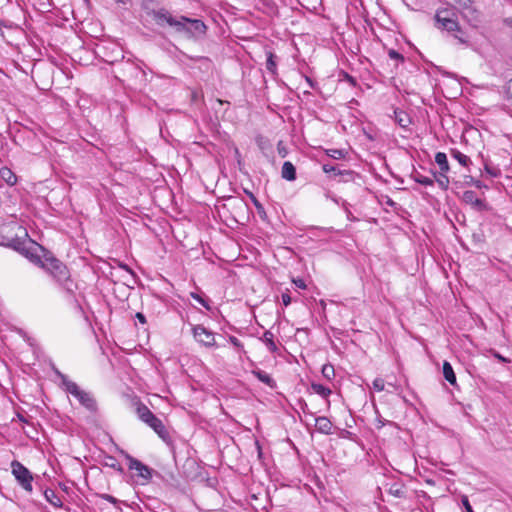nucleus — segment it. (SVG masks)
Segmentation results:
<instances>
[{
  "mask_svg": "<svg viewBox=\"0 0 512 512\" xmlns=\"http://www.w3.org/2000/svg\"><path fill=\"white\" fill-rule=\"evenodd\" d=\"M252 374L262 383L266 384L270 388L276 387V381L265 371L260 369L252 370Z\"/></svg>",
  "mask_w": 512,
  "mask_h": 512,
  "instance_id": "obj_16",
  "label": "nucleus"
},
{
  "mask_svg": "<svg viewBox=\"0 0 512 512\" xmlns=\"http://www.w3.org/2000/svg\"><path fill=\"white\" fill-rule=\"evenodd\" d=\"M471 180H473V179L471 178ZM472 182H473V184H474L477 188H482V187H483L482 182H481V181H479V180L472 181Z\"/></svg>",
  "mask_w": 512,
  "mask_h": 512,
  "instance_id": "obj_45",
  "label": "nucleus"
},
{
  "mask_svg": "<svg viewBox=\"0 0 512 512\" xmlns=\"http://www.w3.org/2000/svg\"><path fill=\"white\" fill-rule=\"evenodd\" d=\"M388 56L392 60H396V61H399V62H404V56L402 54H400L398 51L394 50V49H390L388 51Z\"/></svg>",
  "mask_w": 512,
  "mask_h": 512,
  "instance_id": "obj_34",
  "label": "nucleus"
},
{
  "mask_svg": "<svg viewBox=\"0 0 512 512\" xmlns=\"http://www.w3.org/2000/svg\"><path fill=\"white\" fill-rule=\"evenodd\" d=\"M455 38H457L461 43L467 42L462 36L455 35Z\"/></svg>",
  "mask_w": 512,
  "mask_h": 512,
  "instance_id": "obj_46",
  "label": "nucleus"
},
{
  "mask_svg": "<svg viewBox=\"0 0 512 512\" xmlns=\"http://www.w3.org/2000/svg\"><path fill=\"white\" fill-rule=\"evenodd\" d=\"M497 358H498V359H500V360H502V361H506V360H505V358H503V357H502V356H500V355H497Z\"/></svg>",
  "mask_w": 512,
  "mask_h": 512,
  "instance_id": "obj_52",
  "label": "nucleus"
},
{
  "mask_svg": "<svg viewBox=\"0 0 512 512\" xmlns=\"http://www.w3.org/2000/svg\"><path fill=\"white\" fill-rule=\"evenodd\" d=\"M0 177L10 186L16 184V182H17L16 175L8 167H2L0 169Z\"/></svg>",
  "mask_w": 512,
  "mask_h": 512,
  "instance_id": "obj_20",
  "label": "nucleus"
},
{
  "mask_svg": "<svg viewBox=\"0 0 512 512\" xmlns=\"http://www.w3.org/2000/svg\"><path fill=\"white\" fill-rule=\"evenodd\" d=\"M279 154L284 157L285 156L284 150H281V151L279 150Z\"/></svg>",
  "mask_w": 512,
  "mask_h": 512,
  "instance_id": "obj_51",
  "label": "nucleus"
},
{
  "mask_svg": "<svg viewBox=\"0 0 512 512\" xmlns=\"http://www.w3.org/2000/svg\"><path fill=\"white\" fill-rule=\"evenodd\" d=\"M136 319L141 323V324H145L146 323V317L143 313L141 312H137L136 315H135Z\"/></svg>",
  "mask_w": 512,
  "mask_h": 512,
  "instance_id": "obj_42",
  "label": "nucleus"
},
{
  "mask_svg": "<svg viewBox=\"0 0 512 512\" xmlns=\"http://www.w3.org/2000/svg\"><path fill=\"white\" fill-rule=\"evenodd\" d=\"M294 284L298 287V288H301V289H305L306 288V284H305V281L301 278L299 279H296V280H293Z\"/></svg>",
  "mask_w": 512,
  "mask_h": 512,
  "instance_id": "obj_41",
  "label": "nucleus"
},
{
  "mask_svg": "<svg viewBox=\"0 0 512 512\" xmlns=\"http://www.w3.org/2000/svg\"><path fill=\"white\" fill-rule=\"evenodd\" d=\"M228 341L239 351L245 353L244 345L242 342L235 336H229Z\"/></svg>",
  "mask_w": 512,
  "mask_h": 512,
  "instance_id": "obj_32",
  "label": "nucleus"
},
{
  "mask_svg": "<svg viewBox=\"0 0 512 512\" xmlns=\"http://www.w3.org/2000/svg\"><path fill=\"white\" fill-rule=\"evenodd\" d=\"M137 415L141 421L152 428L155 433L168 445L172 444V438L164 423L143 403H138Z\"/></svg>",
  "mask_w": 512,
  "mask_h": 512,
  "instance_id": "obj_2",
  "label": "nucleus"
},
{
  "mask_svg": "<svg viewBox=\"0 0 512 512\" xmlns=\"http://www.w3.org/2000/svg\"><path fill=\"white\" fill-rule=\"evenodd\" d=\"M281 176L287 181H294L296 179V168L290 161H285L282 165Z\"/></svg>",
  "mask_w": 512,
  "mask_h": 512,
  "instance_id": "obj_15",
  "label": "nucleus"
},
{
  "mask_svg": "<svg viewBox=\"0 0 512 512\" xmlns=\"http://www.w3.org/2000/svg\"><path fill=\"white\" fill-rule=\"evenodd\" d=\"M22 251H23V254L26 256V258H28L32 263H34L35 265H37L41 268L43 261H44V257L42 258L39 255H37L35 252H33V248H27V249L23 248Z\"/></svg>",
  "mask_w": 512,
  "mask_h": 512,
  "instance_id": "obj_23",
  "label": "nucleus"
},
{
  "mask_svg": "<svg viewBox=\"0 0 512 512\" xmlns=\"http://www.w3.org/2000/svg\"><path fill=\"white\" fill-rule=\"evenodd\" d=\"M450 155L463 167H468L470 164H472L471 159L457 149H451Z\"/></svg>",
  "mask_w": 512,
  "mask_h": 512,
  "instance_id": "obj_19",
  "label": "nucleus"
},
{
  "mask_svg": "<svg viewBox=\"0 0 512 512\" xmlns=\"http://www.w3.org/2000/svg\"><path fill=\"white\" fill-rule=\"evenodd\" d=\"M262 342L266 345L267 349L271 353H275L278 350V347L274 341V334L267 330L263 333V336L261 337Z\"/></svg>",
  "mask_w": 512,
  "mask_h": 512,
  "instance_id": "obj_17",
  "label": "nucleus"
},
{
  "mask_svg": "<svg viewBox=\"0 0 512 512\" xmlns=\"http://www.w3.org/2000/svg\"><path fill=\"white\" fill-rule=\"evenodd\" d=\"M265 55H266V69L273 77H276L278 75V70H277L278 57L271 50H266Z\"/></svg>",
  "mask_w": 512,
  "mask_h": 512,
  "instance_id": "obj_14",
  "label": "nucleus"
},
{
  "mask_svg": "<svg viewBox=\"0 0 512 512\" xmlns=\"http://www.w3.org/2000/svg\"><path fill=\"white\" fill-rule=\"evenodd\" d=\"M117 3H124V0H115Z\"/></svg>",
  "mask_w": 512,
  "mask_h": 512,
  "instance_id": "obj_53",
  "label": "nucleus"
},
{
  "mask_svg": "<svg viewBox=\"0 0 512 512\" xmlns=\"http://www.w3.org/2000/svg\"><path fill=\"white\" fill-rule=\"evenodd\" d=\"M461 503H462V505H463V507H464L466 512H474V510H473V508H472V506H471V504L469 502V499H468V497L466 495H463L461 497Z\"/></svg>",
  "mask_w": 512,
  "mask_h": 512,
  "instance_id": "obj_36",
  "label": "nucleus"
},
{
  "mask_svg": "<svg viewBox=\"0 0 512 512\" xmlns=\"http://www.w3.org/2000/svg\"><path fill=\"white\" fill-rule=\"evenodd\" d=\"M507 93L510 95V98L512 99V79L508 82Z\"/></svg>",
  "mask_w": 512,
  "mask_h": 512,
  "instance_id": "obj_44",
  "label": "nucleus"
},
{
  "mask_svg": "<svg viewBox=\"0 0 512 512\" xmlns=\"http://www.w3.org/2000/svg\"><path fill=\"white\" fill-rule=\"evenodd\" d=\"M485 171L492 177H499L501 174V171L498 167H492L489 165H485Z\"/></svg>",
  "mask_w": 512,
  "mask_h": 512,
  "instance_id": "obj_35",
  "label": "nucleus"
},
{
  "mask_svg": "<svg viewBox=\"0 0 512 512\" xmlns=\"http://www.w3.org/2000/svg\"><path fill=\"white\" fill-rule=\"evenodd\" d=\"M281 300H282V303H283L284 306L287 307L288 305H290V303H291V296H290L289 292L282 293Z\"/></svg>",
  "mask_w": 512,
  "mask_h": 512,
  "instance_id": "obj_38",
  "label": "nucleus"
},
{
  "mask_svg": "<svg viewBox=\"0 0 512 512\" xmlns=\"http://www.w3.org/2000/svg\"><path fill=\"white\" fill-rule=\"evenodd\" d=\"M325 196H326V198L331 199V201H333L337 205H341L347 212L348 219H351V212L348 210V207H347L348 203L345 200L337 198L336 196L332 195L330 192H327L325 194Z\"/></svg>",
  "mask_w": 512,
  "mask_h": 512,
  "instance_id": "obj_26",
  "label": "nucleus"
},
{
  "mask_svg": "<svg viewBox=\"0 0 512 512\" xmlns=\"http://www.w3.org/2000/svg\"><path fill=\"white\" fill-rule=\"evenodd\" d=\"M250 197L252 198V200H253L254 204H255L256 206H258V201H257V199L254 197V195H253L252 193H250Z\"/></svg>",
  "mask_w": 512,
  "mask_h": 512,
  "instance_id": "obj_47",
  "label": "nucleus"
},
{
  "mask_svg": "<svg viewBox=\"0 0 512 512\" xmlns=\"http://www.w3.org/2000/svg\"><path fill=\"white\" fill-rule=\"evenodd\" d=\"M302 410L305 415H309L314 418L315 427L318 432L325 434V435H329L332 433L333 425H332V422L327 417H325V416L314 417V414L312 412L308 411V407H307L306 403H304Z\"/></svg>",
  "mask_w": 512,
  "mask_h": 512,
  "instance_id": "obj_11",
  "label": "nucleus"
},
{
  "mask_svg": "<svg viewBox=\"0 0 512 512\" xmlns=\"http://www.w3.org/2000/svg\"><path fill=\"white\" fill-rule=\"evenodd\" d=\"M305 81L310 88H312V89L315 88L316 83L310 77L305 76Z\"/></svg>",
  "mask_w": 512,
  "mask_h": 512,
  "instance_id": "obj_43",
  "label": "nucleus"
},
{
  "mask_svg": "<svg viewBox=\"0 0 512 512\" xmlns=\"http://www.w3.org/2000/svg\"><path fill=\"white\" fill-rule=\"evenodd\" d=\"M372 385L373 389L378 392H381L385 389V381L382 378H375Z\"/></svg>",
  "mask_w": 512,
  "mask_h": 512,
  "instance_id": "obj_33",
  "label": "nucleus"
},
{
  "mask_svg": "<svg viewBox=\"0 0 512 512\" xmlns=\"http://www.w3.org/2000/svg\"><path fill=\"white\" fill-rule=\"evenodd\" d=\"M463 18L472 26H477L480 22V13L474 7V0H454Z\"/></svg>",
  "mask_w": 512,
  "mask_h": 512,
  "instance_id": "obj_8",
  "label": "nucleus"
},
{
  "mask_svg": "<svg viewBox=\"0 0 512 512\" xmlns=\"http://www.w3.org/2000/svg\"><path fill=\"white\" fill-rule=\"evenodd\" d=\"M55 374L60 379L61 387L66 393L73 396L80 403V405L83 406L88 412H97V401L91 392L80 388L75 382L71 381L65 374L61 373L59 370H55Z\"/></svg>",
  "mask_w": 512,
  "mask_h": 512,
  "instance_id": "obj_1",
  "label": "nucleus"
},
{
  "mask_svg": "<svg viewBox=\"0 0 512 512\" xmlns=\"http://www.w3.org/2000/svg\"><path fill=\"white\" fill-rule=\"evenodd\" d=\"M462 200L464 203L470 205L476 211H484L488 209V205L482 199H480L476 192L473 190H467L463 192Z\"/></svg>",
  "mask_w": 512,
  "mask_h": 512,
  "instance_id": "obj_12",
  "label": "nucleus"
},
{
  "mask_svg": "<svg viewBox=\"0 0 512 512\" xmlns=\"http://www.w3.org/2000/svg\"><path fill=\"white\" fill-rule=\"evenodd\" d=\"M100 497L103 500L108 501V502H110L112 504H117V502H118V500L114 496H112L110 494H102Z\"/></svg>",
  "mask_w": 512,
  "mask_h": 512,
  "instance_id": "obj_39",
  "label": "nucleus"
},
{
  "mask_svg": "<svg viewBox=\"0 0 512 512\" xmlns=\"http://www.w3.org/2000/svg\"><path fill=\"white\" fill-rule=\"evenodd\" d=\"M393 114H394V121L401 128L407 129L411 125L412 119L406 111H404L400 108H394Z\"/></svg>",
  "mask_w": 512,
  "mask_h": 512,
  "instance_id": "obj_13",
  "label": "nucleus"
},
{
  "mask_svg": "<svg viewBox=\"0 0 512 512\" xmlns=\"http://www.w3.org/2000/svg\"><path fill=\"white\" fill-rule=\"evenodd\" d=\"M322 375L328 379V380H331L334 378L335 376V370H334V367L333 365L331 364H325L323 365L322 367Z\"/></svg>",
  "mask_w": 512,
  "mask_h": 512,
  "instance_id": "obj_30",
  "label": "nucleus"
},
{
  "mask_svg": "<svg viewBox=\"0 0 512 512\" xmlns=\"http://www.w3.org/2000/svg\"><path fill=\"white\" fill-rule=\"evenodd\" d=\"M322 170L325 172V173H331L333 172L335 175H338V171L340 169H338L336 166H333V165H330V164H323L322 166Z\"/></svg>",
  "mask_w": 512,
  "mask_h": 512,
  "instance_id": "obj_37",
  "label": "nucleus"
},
{
  "mask_svg": "<svg viewBox=\"0 0 512 512\" xmlns=\"http://www.w3.org/2000/svg\"><path fill=\"white\" fill-rule=\"evenodd\" d=\"M349 80H350L353 84L355 83V81H354V79H353L352 77H350V78H349Z\"/></svg>",
  "mask_w": 512,
  "mask_h": 512,
  "instance_id": "obj_54",
  "label": "nucleus"
},
{
  "mask_svg": "<svg viewBox=\"0 0 512 512\" xmlns=\"http://www.w3.org/2000/svg\"><path fill=\"white\" fill-rule=\"evenodd\" d=\"M235 155H236L237 157H240V153H239V150H238L237 148L235 149Z\"/></svg>",
  "mask_w": 512,
  "mask_h": 512,
  "instance_id": "obj_49",
  "label": "nucleus"
},
{
  "mask_svg": "<svg viewBox=\"0 0 512 512\" xmlns=\"http://www.w3.org/2000/svg\"><path fill=\"white\" fill-rule=\"evenodd\" d=\"M411 178L415 182H417L423 186H433V184H434V180L432 178L426 177L417 171H415L411 174Z\"/></svg>",
  "mask_w": 512,
  "mask_h": 512,
  "instance_id": "obj_24",
  "label": "nucleus"
},
{
  "mask_svg": "<svg viewBox=\"0 0 512 512\" xmlns=\"http://www.w3.org/2000/svg\"><path fill=\"white\" fill-rule=\"evenodd\" d=\"M312 389L314 390L315 393L322 396L323 398H327L331 394V390L322 384L313 383Z\"/></svg>",
  "mask_w": 512,
  "mask_h": 512,
  "instance_id": "obj_28",
  "label": "nucleus"
},
{
  "mask_svg": "<svg viewBox=\"0 0 512 512\" xmlns=\"http://www.w3.org/2000/svg\"><path fill=\"white\" fill-rule=\"evenodd\" d=\"M190 296L195 301H197L201 306H203L205 309L211 310L210 300L208 298L204 297V295L197 293V292H191Z\"/></svg>",
  "mask_w": 512,
  "mask_h": 512,
  "instance_id": "obj_25",
  "label": "nucleus"
},
{
  "mask_svg": "<svg viewBox=\"0 0 512 512\" xmlns=\"http://www.w3.org/2000/svg\"><path fill=\"white\" fill-rule=\"evenodd\" d=\"M125 458L127 460L129 470L136 472V476L140 479V484L146 485L149 483L152 479L154 470L128 453L125 454Z\"/></svg>",
  "mask_w": 512,
  "mask_h": 512,
  "instance_id": "obj_6",
  "label": "nucleus"
},
{
  "mask_svg": "<svg viewBox=\"0 0 512 512\" xmlns=\"http://www.w3.org/2000/svg\"><path fill=\"white\" fill-rule=\"evenodd\" d=\"M326 155L332 159L339 160L346 157L347 152L344 149H328Z\"/></svg>",
  "mask_w": 512,
  "mask_h": 512,
  "instance_id": "obj_27",
  "label": "nucleus"
},
{
  "mask_svg": "<svg viewBox=\"0 0 512 512\" xmlns=\"http://www.w3.org/2000/svg\"><path fill=\"white\" fill-rule=\"evenodd\" d=\"M435 162L439 166L441 172L447 173L449 171L450 167L447 160V155L444 152L436 153Z\"/></svg>",
  "mask_w": 512,
  "mask_h": 512,
  "instance_id": "obj_22",
  "label": "nucleus"
},
{
  "mask_svg": "<svg viewBox=\"0 0 512 512\" xmlns=\"http://www.w3.org/2000/svg\"><path fill=\"white\" fill-rule=\"evenodd\" d=\"M41 268L50 274L58 283H63L70 277L67 266L50 253L44 255Z\"/></svg>",
  "mask_w": 512,
  "mask_h": 512,
  "instance_id": "obj_3",
  "label": "nucleus"
},
{
  "mask_svg": "<svg viewBox=\"0 0 512 512\" xmlns=\"http://www.w3.org/2000/svg\"><path fill=\"white\" fill-rule=\"evenodd\" d=\"M18 418L20 421L26 422V419L23 416H21L20 414H18Z\"/></svg>",
  "mask_w": 512,
  "mask_h": 512,
  "instance_id": "obj_48",
  "label": "nucleus"
},
{
  "mask_svg": "<svg viewBox=\"0 0 512 512\" xmlns=\"http://www.w3.org/2000/svg\"><path fill=\"white\" fill-rule=\"evenodd\" d=\"M192 334L197 343L206 348H216L215 334L203 325H194Z\"/></svg>",
  "mask_w": 512,
  "mask_h": 512,
  "instance_id": "obj_9",
  "label": "nucleus"
},
{
  "mask_svg": "<svg viewBox=\"0 0 512 512\" xmlns=\"http://www.w3.org/2000/svg\"><path fill=\"white\" fill-rule=\"evenodd\" d=\"M153 19L158 26H170L176 32L184 29L182 16L179 18L174 17L168 10L161 8L152 12Z\"/></svg>",
  "mask_w": 512,
  "mask_h": 512,
  "instance_id": "obj_7",
  "label": "nucleus"
},
{
  "mask_svg": "<svg viewBox=\"0 0 512 512\" xmlns=\"http://www.w3.org/2000/svg\"><path fill=\"white\" fill-rule=\"evenodd\" d=\"M436 27L448 32H460L457 16L453 9L443 8L437 10L435 14Z\"/></svg>",
  "mask_w": 512,
  "mask_h": 512,
  "instance_id": "obj_4",
  "label": "nucleus"
},
{
  "mask_svg": "<svg viewBox=\"0 0 512 512\" xmlns=\"http://www.w3.org/2000/svg\"><path fill=\"white\" fill-rule=\"evenodd\" d=\"M11 472L18 484L28 493L33 491V475L22 463L17 460L11 462Z\"/></svg>",
  "mask_w": 512,
  "mask_h": 512,
  "instance_id": "obj_5",
  "label": "nucleus"
},
{
  "mask_svg": "<svg viewBox=\"0 0 512 512\" xmlns=\"http://www.w3.org/2000/svg\"><path fill=\"white\" fill-rule=\"evenodd\" d=\"M390 493L399 498L403 497V495H404L403 490H401L400 488H396V489L391 488Z\"/></svg>",
  "mask_w": 512,
  "mask_h": 512,
  "instance_id": "obj_40",
  "label": "nucleus"
},
{
  "mask_svg": "<svg viewBox=\"0 0 512 512\" xmlns=\"http://www.w3.org/2000/svg\"><path fill=\"white\" fill-rule=\"evenodd\" d=\"M184 29L178 31L179 33H185L188 36H202L206 33V25L202 20L199 19H191L185 16H182Z\"/></svg>",
  "mask_w": 512,
  "mask_h": 512,
  "instance_id": "obj_10",
  "label": "nucleus"
},
{
  "mask_svg": "<svg viewBox=\"0 0 512 512\" xmlns=\"http://www.w3.org/2000/svg\"><path fill=\"white\" fill-rule=\"evenodd\" d=\"M443 376L451 385L456 384V375L451 364L448 361L443 363Z\"/></svg>",
  "mask_w": 512,
  "mask_h": 512,
  "instance_id": "obj_21",
  "label": "nucleus"
},
{
  "mask_svg": "<svg viewBox=\"0 0 512 512\" xmlns=\"http://www.w3.org/2000/svg\"><path fill=\"white\" fill-rule=\"evenodd\" d=\"M45 499L54 507L61 508L63 506V502L61 498L57 495V493L53 489H46L44 491Z\"/></svg>",
  "mask_w": 512,
  "mask_h": 512,
  "instance_id": "obj_18",
  "label": "nucleus"
},
{
  "mask_svg": "<svg viewBox=\"0 0 512 512\" xmlns=\"http://www.w3.org/2000/svg\"><path fill=\"white\" fill-rule=\"evenodd\" d=\"M279 154L284 157L285 156L284 150H281V151L279 150Z\"/></svg>",
  "mask_w": 512,
  "mask_h": 512,
  "instance_id": "obj_50",
  "label": "nucleus"
},
{
  "mask_svg": "<svg viewBox=\"0 0 512 512\" xmlns=\"http://www.w3.org/2000/svg\"><path fill=\"white\" fill-rule=\"evenodd\" d=\"M446 174L447 173L440 172L439 176L435 175L436 182L443 190H446L449 186V178Z\"/></svg>",
  "mask_w": 512,
  "mask_h": 512,
  "instance_id": "obj_29",
  "label": "nucleus"
},
{
  "mask_svg": "<svg viewBox=\"0 0 512 512\" xmlns=\"http://www.w3.org/2000/svg\"><path fill=\"white\" fill-rule=\"evenodd\" d=\"M338 175L343 177V181H353L355 178V172L352 170H339Z\"/></svg>",
  "mask_w": 512,
  "mask_h": 512,
  "instance_id": "obj_31",
  "label": "nucleus"
}]
</instances>
